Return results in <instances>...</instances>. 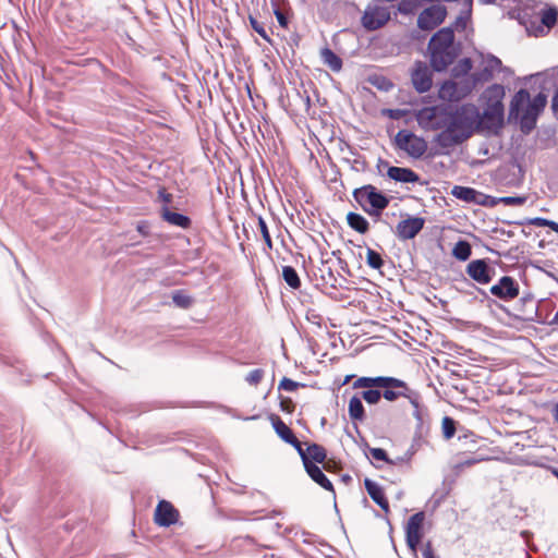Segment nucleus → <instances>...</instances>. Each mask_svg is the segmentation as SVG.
<instances>
[{
    "mask_svg": "<svg viewBox=\"0 0 558 558\" xmlns=\"http://www.w3.org/2000/svg\"><path fill=\"white\" fill-rule=\"evenodd\" d=\"M470 107H421L415 112L420 128L437 131L435 142L442 148L462 144L472 136L475 116Z\"/></svg>",
    "mask_w": 558,
    "mask_h": 558,
    "instance_id": "obj_1",
    "label": "nucleus"
},
{
    "mask_svg": "<svg viewBox=\"0 0 558 558\" xmlns=\"http://www.w3.org/2000/svg\"><path fill=\"white\" fill-rule=\"evenodd\" d=\"M525 87L520 88L509 105H558V71L550 74H535L525 78Z\"/></svg>",
    "mask_w": 558,
    "mask_h": 558,
    "instance_id": "obj_2",
    "label": "nucleus"
},
{
    "mask_svg": "<svg viewBox=\"0 0 558 558\" xmlns=\"http://www.w3.org/2000/svg\"><path fill=\"white\" fill-rule=\"evenodd\" d=\"M430 68L435 72H444L462 52V44L454 40L452 27L438 29L427 45Z\"/></svg>",
    "mask_w": 558,
    "mask_h": 558,
    "instance_id": "obj_3",
    "label": "nucleus"
},
{
    "mask_svg": "<svg viewBox=\"0 0 558 558\" xmlns=\"http://www.w3.org/2000/svg\"><path fill=\"white\" fill-rule=\"evenodd\" d=\"M353 388H379L381 397L390 402L399 398H407L411 404L416 409L418 414V397L413 393L409 385L396 377L377 376V377H360L353 383Z\"/></svg>",
    "mask_w": 558,
    "mask_h": 558,
    "instance_id": "obj_4",
    "label": "nucleus"
},
{
    "mask_svg": "<svg viewBox=\"0 0 558 558\" xmlns=\"http://www.w3.org/2000/svg\"><path fill=\"white\" fill-rule=\"evenodd\" d=\"M353 197L369 215H379L389 205V198L372 184L355 189Z\"/></svg>",
    "mask_w": 558,
    "mask_h": 558,
    "instance_id": "obj_5",
    "label": "nucleus"
},
{
    "mask_svg": "<svg viewBox=\"0 0 558 558\" xmlns=\"http://www.w3.org/2000/svg\"><path fill=\"white\" fill-rule=\"evenodd\" d=\"M469 110L475 116L472 133L475 130L497 132L502 126L504 107H485L482 113L477 107H470Z\"/></svg>",
    "mask_w": 558,
    "mask_h": 558,
    "instance_id": "obj_6",
    "label": "nucleus"
},
{
    "mask_svg": "<svg viewBox=\"0 0 558 558\" xmlns=\"http://www.w3.org/2000/svg\"><path fill=\"white\" fill-rule=\"evenodd\" d=\"M395 145L415 159L421 158L428 147L427 142L423 137L407 130H401L397 133L395 136Z\"/></svg>",
    "mask_w": 558,
    "mask_h": 558,
    "instance_id": "obj_7",
    "label": "nucleus"
},
{
    "mask_svg": "<svg viewBox=\"0 0 558 558\" xmlns=\"http://www.w3.org/2000/svg\"><path fill=\"white\" fill-rule=\"evenodd\" d=\"M472 90V80H449L441 84L438 90V97L444 101L456 102L468 96Z\"/></svg>",
    "mask_w": 558,
    "mask_h": 558,
    "instance_id": "obj_8",
    "label": "nucleus"
},
{
    "mask_svg": "<svg viewBox=\"0 0 558 558\" xmlns=\"http://www.w3.org/2000/svg\"><path fill=\"white\" fill-rule=\"evenodd\" d=\"M451 195L460 201L481 206L495 207L497 205L496 197L486 195L469 186L454 185L451 190Z\"/></svg>",
    "mask_w": 558,
    "mask_h": 558,
    "instance_id": "obj_9",
    "label": "nucleus"
},
{
    "mask_svg": "<svg viewBox=\"0 0 558 558\" xmlns=\"http://www.w3.org/2000/svg\"><path fill=\"white\" fill-rule=\"evenodd\" d=\"M425 513L423 511L412 514L405 526V542L408 547L415 554L423 537V525Z\"/></svg>",
    "mask_w": 558,
    "mask_h": 558,
    "instance_id": "obj_10",
    "label": "nucleus"
},
{
    "mask_svg": "<svg viewBox=\"0 0 558 558\" xmlns=\"http://www.w3.org/2000/svg\"><path fill=\"white\" fill-rule=\"evenodd\" d=\"M447 16L445 5L435 4L423 10L417 17V26L423 31H430L440 25Z\"/></svg>",
    "mask_w": 558,
    "mask_h": 558,
    "instance_id": "obj_11",
    "label": "nucleus"
},
{
    "mask_svg": "<svg viewBox=\"0 0 558 558\" xmlns=\"http://www.w3.org/2000/svg\"><path fill=\"white\" fill-rule=\"evenodd\" d=\"M544 107H511L510 117L520 116V129L529 134L536 125L537 118Z\"/></svg>",
    "mask_w": 558,
    "mask_h": 558,
    "instance_id": "obj_12",
    "label": "nucleus"
},
{
    "mask_svg": "<svg viewBox=\"0 0 558 558\" xmlns=\"http://www.w3.org/2000/svg\"><path fill=\"white\" fill-rule=\"evenodd\" d=\"M389 20V10L384 7H376L372 11L364 12L362 16V25L367 31H377L385 26Z\"/></svg>",
    "mask_w": 558,
    "mask_h": 558,
    "instance_id": "obj_13",
    "label": "nucleus"
},
{
    "mask_svg": "<svg viewBox=\"0 0 558 558\" xmlns=\"http://www.w3.org/2000/svg\"><path fill=\"white\" fill-rule=\"evenodd\" d=\"M411 80L418 93L427 92L433 84L432 72L428 65L423 61H416L411 73Z\"/></svg>",
    "mask_w": 558,
    "mask_h": 558,
    "instance_id": "obj_14",
    "label": "nucleus"
},
{
    "mask_svg": "<svg viewBox=\"0 0 558 558\" xmlns=\"http://www.w3.org/2000/svg\"><path fill=\"white\" fill-rule=\"evenodd\" d=\"M519 284L510 276H504L498 283L490 287V293L504 301H510L519 295Z\"/></svg>",
    "mask_w": 558,
    "mask_h": 558,
    "instance_id": "obj_15",
    "label": "nucleus"
},
{
    "mask_svg": "<svg viewBox=\"0 0 558 558\" xmlns=\"http://www.w3.org/2000/svg\"><path fill=\"white\" fill-rule=\"evenodd\" d=\"M179 519V511L173 507L170 501L160 500L155 509L154 522L158 526L168 527L177 523Z\"/></svg>",
    "mask_w": 558,
    "mask_h": 558,
    "instance_id": "obj_16",
    "label": "nucleus"
},
{
    "mask_svg": "<svg viewBox=\"0 0 558 558\" xmlns=\"http://www.w3.org/2000/svg\"><path fill=\"white\" fill-rule=\"evenodd\" d=\"M466 274L474 281L487 284L492 281L494 269L489 267L485 259H474L468 264Z\"/></svg>",
    "mask_w": 558,
    "mask_h": 558,
    "instance_id": "obj_17",
    "label": "nucleus"
},
{
    "mask_svg": "<svg viewBox=\"0 0 558 558\" xmlns=\"http://www.w3.org/2000/svg\"><path fill=\"white\" fill-rule=\"evenodd\" d=\"M424 219L421 217H409L399 221L396 232L401 240H411L415 238L424 227Z\"/></svg>",
    "mask_w": 558,
    "mask_h": 558,
    "instance_id": "obj_18",
    "label": "nucleus"
},
{
    "mask_svg": "<svg viewBox=\"0 0 558 558\" xmlns=\"http://www.w3.org/2000/svg\"><path fill=\"white\" fill-rule=\"evenodd\" d=\"M364 486L373 501L376 502L386 514H388L390 512V507L383 487L369 478L364 480Z\"/></svg>",
    "mask_w": 558,
    "mask_h": 558,
    "instance_id": "obj_19",
    "label": "nucleus"
},
{
    "mask_svg": "<svg viewBox=\"0 0 558 558\" xmlns=\"http://www.w3.org/2000/svg\"><path fill=\"white\" fill-rule=\"evenodd\" d=\"M387 175L391 180L401 183H416L420 181V175L410 168L391 166L387 170Z\"/></svg>",
    "mask_w": 558,
    "mask_h": 558,
    "instance_id": "obj_20",
    "label": "nucleus"
},
{
    "mask_svg": "<svg viewBox=\"0 0 558 558\" xmlns=\"http://www.w3.org/2000/svg\"><path fill=\"white\" fill-rule=\"evenodd\" d=\"M506 90L501 84H493L488 86L481 95L482 105H504Z\"/></svg>",
    "mask_w": 558,
    "mask_h": 558,
    "instance_id": "obj_21",
    "label": "nucleus"
},
{
    "mask_svg": "<svg viewBox=\"0 0 558 558\" xmlns=\"http://www.w3.org/2000/svg\"><path fill=\"white\" fill-rule=\"evenodd\" d=\"M160 216L163 221L171 226L180 227L182 229H189L192 225L190 217L171 211L168 206H163L160 211Z\"/></svg>",
    "mask_w": 558,
    "mask_h": 558,
    "instance_id": "obj_22",
    "label": "nucleus"
},
{
    "mask_svg": "<svg viewBox=\"0 0 558 558\" xmlns=\"http://www.w3.org/2000/svg\"><path fill=\"white\" fill-rule=\"evenodd\" d=\"M308 476L320 487L328 492H335L332 483L327 478L322 469L315 463H306L304 466Z\"/></svg>",
    "mask_w": 558,
    "mask_h": 558,
    "instance_id": "obj_23",
    "label": "nucleus"
},
{
    "mask_svg": "<svg viewBox=\"0 0 558 558\" xmlns=\"http://www.w3.org/2000/svg\"><path fill=\"white\" fill-rule=\"evenodd\" d=\"M271 425L276 432V434L284 441L290 442L296 436L292 432V429L281 420V417L277 414H271L269 417Z\"/></svg>",
    "mask_w": 558,
    "mask_h": 558,
    "instance_id": "obj_24",
    "label": "nucleus"
},
{
    "mask_svg": "<svg viewBox=\"0 0 558 558\" xmlns=\"http://www.w3.org/2000/svg\"><path fill=\"white\" fill-rule=\"evenodd\" d=\"M473 68V62L470 58L460 59L451 69V76L456 81L470 78V74Z\"/></svg>",
    "mask_w": 558,
    "mask_h": 558,
    "instance_id": "obj_25",
    "label": "nucleus"
},
{
    "mask_svg": "<svg viewBox=\"0 0 558 558\" xmlns=\"http://www.w3.org/2000/svg\"><path fill=\"white\" fill-rule=\"evenodd\" d=\"M472 3L473 0H463V10L459 16H457L453 24L449 26L453 28V32H464L466 29L468 22L470 21L472 14Z\"/></svg>",
    "mask_w": 558,
    "mask_h": 558,
    "instance_id": "obj_26",
    "label": "nucleus"
},
{
    "mask_svg": "<svg viewBox=\"0 0 558 558\" xmlns=\"http://www.w3.org/2000/svg\"><path fill=\"white\" fill-rule=\"evenodd\" d=\"M348 413H349V417L353 422L362 423L365 421V418H366L365 409L362 403V399L359 396H353L349 400Z\"/></svg>",
    "mask_w": 558,
    "mask_h": 558,
    "instance_id": "obj_27",
    "label": "nucleus"
},
{
    "mask_svg": "<svg viewBox=\"0 0 558 558\" xmlns=\"http://www.w3.org/2000/svg\"><path fill=\"white\" fill-rule=\"evenodd\" d=\"M306 445V457L310 463H324L327 459V450L318 444L305 442Z\"/></svg>",
    "mask_w": 558,
    "mask_h": 558,
    "instance_id": "obj_28",
    "label": "nucleus"
},
{
    "mask_svg": "<svg viewBox=\"0 0 558 558\" xmlns=\"http://www.w3.org/2000/svg\"><path fill=\"white\" fill-rule=\"evenodd\" d=\"M347 222L350 228H352L353 230L361 234L366 233L369 229V223L366 220V218L357 213L350 211L347 215Z\"/></svg>",
    "mask_w": 558,
    "mask_h": 558,
    "instance_id": "obj_29",
    "label": "nucleus"
},
{
    "mask_svg": "<svg viewBox=\"0 0 558 558\" xmlns=\"http://www.w3.org/2000/svg\"><path fill=\"white\" fill-rule=\"evenodd\" d=\"M323 62L328 65L332 71L338 72L342 69V60L331 49L324 48L320 50Z\"/></svg>",
    "mask_w": 558,
    "mask_h": 558,
    "instance_id": "obj_30",
    "label": "nucleus"
},
{
    "mask_svg": "<svg viewBox=\"0 0 558 558\" xmlns=\"http://www.w3.org/2000/svg\"><path fill=\"white\" fill-rule=\"evenodd\" d=\"M471 254H472V247H471L470 243L464 240L458 241L452 248V255L458 260L464 262V260L469 259Z\"/></svg>",
    "mask_w": 558,
    "mask_h": 558,
    "instance_id": "obj_31",
    "label": "nucleus"
},
{
    "mask_svg": "<svg viewBox=\"0 0 558 558\" xmlns=\"http://www.w3.org/2000/svg\"><path fill=\"white\" fill-rule=\"evenodd\" d=\"M282 277L286 283L292 289H299L301 287V280L296 270L292 266L282 267Z\"/></svg>",
    "mask_w": 558,
    "mask_h": 558,
    "instance_id": "obj_32",
    "label": "nucleus"
},
{
    "mask_svg": "<svg viewBox=\"0 0 558 558\" xmlns=\"http://www.w3.org/2000/svg\"><path fill=\"white\" fill-rule=\"evenodd\" d=\"M359 397L368 404H377L380 401L381 391L379 388H366Z\"/></svg>",
    "mask_w": 558,
    "mask_h": 558,
    "instance_id": "obj_33",
    "label": "nucleus"
},
{
    "mask_svg": "<svg viewBox=\"0 0 558 558\" xmlns=\"http://www.w3.org/2000/svg\"><path fill=\"white\" fill-rule=\"evenodd\" d=\"M541 22L542 25L551 28L557 22V10L555 8L543 10L541 12Z\"/></svg>",
    "mask_w": 558,
    "mask_h": 558,
    "instance_id": "obj_34",
    "label": "nucleus"
},
{
    "mask_svg": "<svg viewBox=\"0 0 558 558\" xmlns=\"http://www.w3.org/2000/svg\"><path fill=\"white\" fill-rule=\"evenodd\" d=\"M366 263L373 269H380L384 266L380 254L373 248H367Z\"/></svg>",
    "mask_w": 558,
    "mask_h": 558,
    "instance_id": "obj_35",
    "label": "nucleus"
},
{
    "mask_svg": "<svg viewBox=\"0 0 558 558\" xmlns=\"http://www.w3.org/2000/svg\"><path fill=\"white\" fill-rule=\"evenodd\" d=\"M493 76H494V71L484 66L483 70L473 73L469 80L473 81V88H474L477 83L488 82L493 78Z\"/></svg>",
    "mask_w": 558,
    "mask_h": 558,
    "instance_id": "obj_36",
    "label": "nucleus"
},
{
    "mask_svg": "<svg viewBox=\"0 0 558 558\" xmlns=\"http://www.w3.org/2000/svg\"><path fill=\"white\" fill-rule=\"evenodd\" d=\"M441 430L445 439H450L456 434V422L449 416H445L441 421Z\"/></svg>",
    "mask_w": 558,
    "mask_h": 558,
    "instance_id": "obj_37",
    "label": "nucleus"
},
{
    "mask_svg": "<svg viewBox=\"0 0 558 558\" xmlns=\"http://www.w3.org/2000/svg\"><path fill=\"white\" fill-rule=\"evenodd\" d=\"M526 196H505L500 198H496L497 205L499 203L506 205V206H521L526 202Z\"/></svg>",
    "mask_w": 558,
    "mask_h": 558,
    "instance_id": "obj_38",
    "label": "nucleus"
},
{
    "mask_svg": "<svg viewBox=\"0 0 558 558\" xmlns=\"http://www.w3.org/2000/svg\"><path fill=\"white\" fill-rule=\"evenodd\" d=\"M172 300L175 303V305H178L179 307H182V308H189L193 303V300L191 296H189L180 291L173 293Z\"/></svg>",
    "mask_w": 558,
    "mask_h": 558,
    "instance_id": "obj_39",
    "label": "nucleus"
},
{
    "mask_svg": "<svg viewBox=\"0 0 558 558\" xmlns=\"http://www.w3.org/2000/svg\"><path fill=\"white\" fill-rule=\"evenodd\" d=\"M258 228H259V231L263 235V239H264L267 247L269 250H271L272 248V240H271L270 233L268 231V227H267L265 220L260 216L258 217Z\"/></svg>",
    "mask_w": 558,
    "mask_h": 558,
    "instance_id": "obj_40",
    "label": "nucleus"
},
{
    "mask_svg": "<svg viewBox=\"0 0 558 558\" xmlns=\"http://www.w3.org/2000/svg\"><path fill=\"white\" fill-rule=\"evenodd\" d=\"M222 113L229 123H232V118H234V120L239 122L240 126L244 128V121L240 119L236 107H227V110H223Z\"/></svg>",
    "mask_w": 558,
    "mask_h": 558,
    "instance_id": "obj_41",
    "label": "nucleus"
},
{
    "mask_svg": "<svg viewBox=\"0 0 558 558\" xmlns=\"http://www.w3.org/2000/svg\"><path fill=\"white\" fill-rule=\"evenodd\" d=\"M250 24L252 28L266 41L270 43V37L267 34L265 27L252 15H250Z\"/></svg>",
    "mask_w": 558,
    "mask_h": 558,
    "instance_id": "obj_42",
    "label": "nucleus"
},
{
    "mask_svg": "<svg viewBox=\"0 0 558 558\" xmlns=\"http://www.w3.org/2000/svg\"><path fill=\"white\" fill-rule=\"evenodd\" d=\"M304 385L296 383L288 377H283L279 383V389L286 390V391H294L299 387H303Z\"/></svg>",
    "mask_w": 558,
    "mask_h": 558,
    "instance_id": "obj_43",
    "label": "nucleus"
},
{
    "mask_svg": "<svg viewBox=\"0 0 558 558\" xmlns=\"http://www.w3.org/2000/svg\"><path fill=\"white\" fill-rule=\"evenodd\" d=\"M288 444L291 445L298 451V453L300 454L301 460H302L304 466L306 465V463H310V461H308V459L306 457V449L303 448L302 442L296 437L293 438V440H291Z\"/></svg>",
    "mask_w": 558,
    "mask_h": 558,
    "instance_id": "obj_44",
    "label": "nucleus"
},
{
    "mask_svg": "<svg viewBox=\"0 0 558 558\" xmlns=\"http://www.w3.org/2000/svg\"><path fill=\"white\" fill-rule=\"evenodd\" d=\"M408 112H409L408 110L399 109V108H397V109L384 108L381 111L383 116H387L390 119H395V120L405 117L408 114Z\"/></svg>",
    "mask_w": 558,
    "mask_h": 558,
    "instance_id": "obj_45",
    "label": "nucleus"
},
{
    "mask_svg": "<svg viewBox=\"0 0 558 558\" xmlns=\"http://www.w3.org/2000/svg\"><path fill=\"white\" fill-rule=\"evenodd\" d=\"M264 377V371L260 368H256L251 371L246 376V381L250 385L257 386Z\"/></svg>",
    "mask_w": 558,
    "mask_h": 558,
    "instance_id": "obj_46",
    "label": "nucleus"
},
{
    "mask_svg": "<svg viewBox=\"0 0 558 558\" xmlns=\"http://www.w3.org/2000/svg\"><path fill=\"white\" fill-rule=\"evenodd\" d=\"M484 62H485L484 66H486L487 69H489L494 72L499 70L502 65L501 60L494 54H487Z\"/></svg>",
    "mask_w": 558,
    "mask_h": 558,
    "instance_id": "obj_47",
    "label": "nucleus"
},
{
    "mask_svg": "<svg viewBox=\"0 0 558 558\" xmlns=\"http://www.w3.org/2000/svg\"><path fill=\"white\" fill-rule=\"evenodd\" d=\"M417 0H401L398 4V10L402 14H409L416 7Z\"/></svg>",
    "mask_w": 558,
    "mask_h": 558,
    "instance_id": "obj_48",
    "label": "nucleus"
},
{
    "mask_svg": "<svg viewBox=\"0 0 558 558\" xmlns=\"http://www.w3.org/2000/svg\"><path fill=\"white\" fill-rule=\"evenodd\" d=\"M369 453H371L372 458L375 460L385 461L387 463H392L390 461V459L388 458L386 450H384L383 448H371Z\"/></svg>",
    "mask_w": 558,
    "mask_h": 558,
    "instance_id": "obj_49",
    "label": "nucleus"
},
{
    "mask_svg": "<svg viewBox=\"0 0 558 558\" xmlns=\"http://www.w3.org/2000/svg\"><path fill=\"white\" fill-rule=\"evenodd\" d=\"M274 14H275V16H276V19H277V21H278L279 25H280L281 27H283V28H287V27H288V19H287V16L284 15V13H283L280 9L276 8V9L274 10Z\"/></svg>",
    "mask_w": 558,
    "mask_h": 558,
    "instance_id": "obj_50",
    "label": "nucleus"
},
{
    "mask_svg": "<svg viewBox=\"0 0 558 558\" xmlns=\"http://www.w3.org/2000/svg\"><path fill=\"white\" fill-rule=\"evenodd\" d=\"M373 83L384 90H388L393 87V84L385 77L376 78Z\"/></svg>",
    "mask_w": 558,
    "mask_h": 558,
    "instance_id": "obj_51",
    "label": "nucleus"
},
{
    "mask_svg": "<svg viewBox=\"0 0 558 558\" xmlns=\"http://www.w3.org/2000/svg\"><path fill=\"white\" fill-rule=\"evenodd\" d=\"M280 407L282 411L287 413H292L294 411V404L290 398H283L280 401Z\"/></svg>",
    "mask_w": 558,
    "mask_h": 558,
    "instance_id": "obj_52",
    "label": "nucleus"
},
{
    "mask_svg": "<svg viewBox=\"0 0 558 558\" xmlns=\"http://www.w3.org/2000/svg\"><path fill=\"white\" fill-rule=\"evenodd\" d=\"M422 554L423 558H437L430 541L425 543Z\"/></svg>",
    "mask_w": 558,
    "mask_h": 558,
    "instance_id": "obj_53",
    "label": "nucleus"
},
{
    "mask_svg": "<svg viewBox=\"0 0 558 558\" xmlns=\"http://www.w3.org/2000/svg\"><path fill=\"white\" fill-rule=\"evenodd\" d=\"M158 198L165 203V206H168L172 202V194L167 193L165 189H160L158 191Z\"/></svg>",
    "mask_w": 558,
    "mask_h": 558,
    "instance_id": "obj_54",
    "label": "nucleus"
},
{
    "mask_svg": "<svg viewBox=\"0 0 558 558\" xmlns=\"http://www.w3.org/2000/svg\"><path fill=\"white\" fill-rule=\"evenodd\" d=\"M530 225L535 227H546L548 225V219L542 217H535L529 221Z\"/></svg>",
    "mask_w": 558,
    "mask_h": 558,
    "instance_id": "obj_55",
    "label": "nucleus"
},
{
    "mask_svg": "<svg viewBox=\"0 0 558 558\" xmlns=\"http://www.w3.org/2000/svg\"><path fill=\"white\" fill-rule=\"evenodd\" d=\"M554 422L558 425V402L551 409Z\"/></svg>",
    "mask_w": 558,
    "mask_h": 558,
    "instance_id": "obj_56",
    "label": "nucleus"
},
{
    "mask_svg": "<svg viewBox=\"0 0 558 558\" xmlns=\"http://www.w3.org/2000/svg\"><path fill=\"white\" fill-rule=\"evenodd\" d=\"M546 227L558 233V223L556 221L548 220V225H546Z\"/></svg>",
    "mask_w": 558,
    "mask_h": 558,
    "instance_id": "obj_57",
    "label": "nucleus"
},
{
    "mask_svg": "<svg viewBox=\"0 0 558 558\" xmlns=\"http://www.w3.org/2000/svg\"><path fill=\"white\" fill-rule=\"evenodd\" d=\"M354 377V375H347L342 381V385H347Z\"/></svg>",
    "mask_w": 558,
    "mask_h": 558,
    "instance_id": "obj_58",
    "label": "nucleus"
},
{
    "mask_svg": "<svg viewBox=\"0 0 558 558\" xmlns=\"http://www.w3.org/2000/svg\"><path fill=\"white\" fill-rule=\"evenodd\" d=\"M324 469L327 470V471H330L332 469V465L330 464V461H325L324 463H322Z\"/></svg>",
    "mask_w": 558,
    "mask_h": 558,
    "instance_id": "obj_59",
    "label": "nucleus"
},
{
    "mask_svg": "<svg viewBox=\"0 0 558 558\" xmlns=\"http://www.w3.org/2000/svg\"><path fill=\"white\" fill-rule=\"evenodd\" d=\"M496 0H480V2L484 5H487V4H493L495 3Z\"/></svg>",
    "mask_w": 558,
    "mask_h": 558,
    "instance_id": "obj_60",
    "label": "nucleus"
},
{
    "mask_svg": "<svg viewBox=\"0 0 558 558\" xmlns=\"http://www.w3.org/2000/svg\"><path fill=\"white\" fill-rule=\"evenodd\" d=\"M554 116L558 119V107H551Z\"/></svg>",
    "mask_w": 558,
    "mask_h": 558,
    "instance_id": "obj_61",
    "label": "nucleus"
},
{
    "mask_svg": "<svg viewBox=\"0 0 558 558\" xmlns=\"http://www.w3.org/2000/svg\"><path fill=\"white\" fill-rule=\"evenodd\" d=\"M137 231H138V232H141V233H144V229H143V227H142V226H138V227H137Z\"/></svg>",
    "mask_w": 558,
    "mask_h": 558,
    "instance_id": "obj_62",
    "label": "nucleus"
},
{
    "mask_svg": "<svg viewBox=\"0 0 558 558\" xmlns=\"http://www.w3.org/2000/svg\"><path fill=\"white\" fill-rule=\"evenodd\" d=\"M52 125H54L56 128H59V124L54 123V122H51Z\"/></svg>",
    "mask_w": 558,
    "mask_h": 558,
    "instance_id": "obj_63",
    "label": "nucleus"
}]
</instances>
